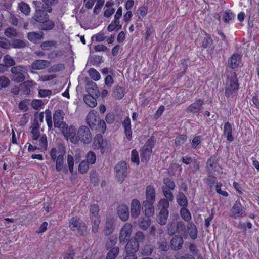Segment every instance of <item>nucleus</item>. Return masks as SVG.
Returning <instances> with one entry per match:
<instances>
[{
    "instance_id": "1",
    "label": "nucleus",
    "mask_w": 259,
    "mask_h": 259,
    "mask_svg": "<svg viewBox=\"0 0 259 259\" xmlns=\"http://www.w3.org/2000/svg\"><path fill=\"white\" fill-rule=\"evenodd\" d=\"M239 88L237 74L233 71L229 72L227 75L226 85L225 94L227 98H232L236 94Z\"/></svg>"
},
{
    "instance_id": "2",
    "label": "nucleus",
    "mask_w": 259,
    "mask_h": 259,
    "mask_svg": "<svg viewBox=\"0 0 259 259\" xmlns=\"http://www.w3.org/2000/svg\"><path fill=\"white\" fill-rule=\"evenodd\" d=\"M69 227L72 231L76 230L80 236H85L89 233L86 224L77 217H73L69 221Z\"/></svg>"
},
{
    "instance_id": "3",
    "label": "nucleus",
    "mask_w": 259,
    "mask_h": 259,
    "mask_svg": "<svg viewBox=\"0 0 259 259\" xmlns=\"http://www.w3.org/2000/svg\"><path fill=\"white\" fill-rule=\"evenodd\" d=\"M90 218L91 220L92 231L95 233L98 231L99 225L101 222L99 215V207L97 204H92L90 207Z\"/></svg>"
},
{
    "instance_id": "4",
    "label": "nucleus",
    "mask_w": 259,
    "mask_h": 259,
    "mask_svg": "<svg viewBox=\"0 0 259 259\" xmlns=\"http://www.w3.org/2000/svg\"><path fill=\"white\" fill-rule=\"evenodd\" d=\"M92 140V136L90 129L86 126L82 125L80 126L77 131L75 143L80 140L84 144H88L91 142Z\"/></svg>"
},
{
    "instance_id": "5",
    "label": "nucleus",
    "mask_w": 259,
    "mask_h": 259,
    "mask_svg": "<svg viewBox=\"0 0 259 259\" xmlns=\"http://www.w3.org/2000/svg\"><path fill=\"white\" fill-rule=\"evenodd\" d=\"M23 70H26L25 67L24 66L20 65L12 67L11 69L12 74L10 76L12 80L16 83L24 81L25 79V77L23 73L24 72Z\"/></svg>"
},
{
    "instance_id": "6",
    "label": "nucleus",
    "mask_w": 259,
    "mask_h": 259,
    "mask_svg": "<svg viewBox=\"0 0 259 259\" xmlns=\"http://www.w3.org/2000/svg\"><path fill=\"white\" fill-rule=\"evenodd\" d=\"M132 232V226L130 223H126L121 229L119 240L121 244L127 243L132 238H131Z\"/></svg>"
},
{
    "instance_id": "7",
    "label": "nucleus",
    "mask_w": 259,
    "mask_h": 259,
    "mask_svg": "<svg viewBox=\"0 0 259 259\" xmlns=\"http://www.w3.org/2000/svg\"><path fill=\"white\" fill-rule=\"evenodd\" d=\"M127 165L124 161L119 162L115 166L116 177L118 181L122 183L125 179L127 174Z\"/></svg>"
},
{
    "instance_id": "8",
    "label": "nucleus",
    "mask_w": 259,
    "mask_h": 259,
    "mask_svg": "<svg viewBox=\"0 0 259 259\" xmlns=\"http://www.w3.org/2000/svg\"><path fill=\"white\" fill-rule=\"evenodd\" d=\"M204 100L201 99H196L194 102L190 104L186 109V112L192 113L197 115L201 112L203 108Z\"/></svg>"
},
{
    "instance_id": "9",
    "label": "nucleus",
    "mask_w": 259,
    "mask_h": 259,
    "mask_svg": "<svg viewBox=\"0 0 259 259\" xmlns=\"http://www.w3.org/2000/svg\"><path fill=\"white\" fill-rule=\"evenodd\" d=\"M131 243H127L125 247V256L123 259H137L136 254L137 252L138 251V247L134 244V247L132 245H130Z\"/></svg>"
},
{
    "instance_id": "10",
    "label": "nucleus",
    "mask_w": 259,
    "mask_h": 259,
    "mask_svg": "<svg viewBox=\"0 0 259 259\" xmlns=\"http://www.w3.org/2000/svg\"><path fill=\"white\" fill-rule=\"evenodd\" d=\"M230 216L234 218L237 217H242L245 215V210L241 204L236 201L230 211Z\"/></svg>"
},
{
    "instance_id": "11",
    "label": "nucleus",
    "mask_w": 259,
    "mask_h": 259,
    "mask_svg": "<svg viewBox=\"0 0 259 259\" xmlns=\"http://www.w3.org/2000/svg\"><path fill=\"white\" fill-rule=\"evenodd\" d=\"M115 228V221L114 218H107L106 220L105 225L103 230L105 236L110 235L114 231Z\"/></svg>"
},
{
    "instance_id": "12",
    "label": "nucleus",
    "mask_w": 259,
    "mask_h": 259,
    "mask_svg": "<svg viewBox=\"0 0 259 259\" xmlns=\"http://www.w3.org/2000/svg\"><path fill=\"white\" fill-rule=\"evenodd\" d=\"M100 120L99 118L94 112H90L86 117V122L92 130L97 129V124Z\"/></svg>"
},
{
    "instance_id": "13",
    "label": "nucleus",
    "mask_w": 259,
    "mask_h": 259,
    "mask_svg": "<svg viewBox=\"0 0 259 259\" xmlns=\"http://www.w3.org/2000/svg\"><path fill=\"white\" fill-rule=\"evenodd\" d=\"M154 203V202L144 201L142 203V211L147 218H150V217H152L154 214L155 209L153 206Z\"/></svg>"
},
{
    "instance_id": "14",
    "label": "nucleus",
    "mask_w": 259,
    "mask_h": 259,
    "mask_svg": "<svg viewBox=\"0 0 259 259\" xmlns=\"http://www.w3.org/2000/svg\"><path fill=\"white\" fill-rule=\"evenodd\" d=\"M141 210V206L140 201L134 199L132 200L131 204V217L134 219L137 218L140 215Z\"/></svg>"
},
{
    "instance_id": "15",
    "label": "nucleus",
    "mask_w": 259,
    "mask_h": 259,
    "mask_svg": "<svg viewBox=\"0 0 259 259\" xmlns=\"http://www.w3.org/2000/svg\"><path fill=\"white\" fill-rule=\"evenodd\" d=\"M117 214L123 221H127L130 217L128 207L124 204H120L117 207Z\"/></svg>"
},
{
    "instance_id": "16",
    "label": "nucleus",
    "mask_w": 259,
    "mask_h": 259,
    "mask_svg": "<svg viewBox=\"0 0 259 259\" xmlns=\"http://www.w3.org/2000/svg\"><path fill=\"white\" fill-rule=\"evenodd\" d=\"M183 239L181 236H174L170 242L171 249L173 250H179L182 248Z\"/></svg>"
},
{
    "instance_id": "17",
    "label": "nucleus",
    "mask_w": 259,
    "mask_h": 259,
    "mask_svg": "<svg viewBox=\"0 0 259 259\" xmlns=\"http://www.w3.org/2000/svg\"><path fill=\"white\" fill-rule=\"evenodd\" d=\"M241 56L238 54H234L228 58V64L231 69H235L240 66Z\"/></svg>"
},
{
    "instance_id": "18",
    "label": "nucleus",
    "mask_w": 259,
    "mask_h": 259,
    "mask_svg": "<svg viewBox=\"0 0 259 259\" xmlns=\"http://www.w3.org/2000/svg\"><path fill=\"white\" fill-rule=\"evenodd\" d=\"M85 89L88 95H91L98 98L100 95V92L97 84L92 80L89 81L85 85Z\"/></svg>"
},
{
    "instance_id": "19",
    "label": "nucleus",
    "mask_w": 259,
    "mask_h": 259,
    "mask_svg": "<svg viewBox=\"0 0 259 259\" xmlns=\"http://www.w3.org/2000/svg\"><path fill=\"white\" fill-rule=\"evenodd\" d=\"M49 17V15L44 10L36 9L32 19L39 23V26Z\"/></svg>"
},
{
    "instance_id": "20",
    "label": "nucleus",
    "mask_w": 259,
    "mask_h": 259,
    "mask_svg": "<svg viewBox=\"0 0 259 259\" xmlns=\"http://www.w3.org/2000/svg\"><path fill=\"white\" fill-rule=\"evenodd\" d=\"M145 239V236L143 234V232L141 231H138L136 233L134 238H132L130 240H129L127 243H131L130 245H132V246L134 247V243L135 245L138 247V249L139 248L140 243H142L143 242L144 239Z\"/></svg>"
},
{
    "instance_id": "21",
    "label": "nucleus",
    "mask_w": 259,
    "mask_h": 259,
    "mask_svg": "<svg viewBox=\"0 0 259 259\" xmlns=\"http://www.w3.org/2000/svg\"><path fill=\"white\" fill-rule=\"evenodd\" d=\"M50 65V61L45 60H36L31 65L34 70H41L48 67Z\"/></svg>"
},
{
    "instance_id": "22",
    "label": "nucleus",
    "mask_w": 259,
    "mask_h": 259,
    "mask_svg": "<svg viewBox=\"0 0 259 259\" xmlns=\"http://www.w3.org/2000/svg\"><path fill=\"white\" fill-rule=\"evenodd\" d=\"M146 200L144 201L154 202L156 198V193L154 187L152 185L147 186L145 192Z\"/></svg>"
},
{
    "instance_id": "23",
    "label": "nucleus",
    "mask_w": 259,
    "mask_h": 259,
    "mask_svg": "<svg viewBox=\"0 0 259 259\" xmlns=\"http://www.w3.org/2000/svg\"><path fill=\"white\" fill-rule=\"evenodd\" d=\"M122 126L127 139L128 141H131L132 138V132L131 130V120L128 116H127L123 121Z\"/></svg>"
},
{
    "instance_id": "24",
    "label": "nucleus",
    "mask_w": 259,
    "mask_h": 259,
    "mask_svg": "<svg viewBox=\"0 0 259 259\" xmlns=\"http://www.w3.org/2000/svg\"><path fill=\"white\" fill-rule=\"evenodd\" d=\"M232 126L229 121L226 122L224 124L223 129V135L226 138L227 140L230 142L234 140L232 134Z\"/></svg>"
},
{
    "instance_id": "25",
    "label": "nucleus",
    "mask_w": 259,
    "mask_h": 259,
    "mask_svg": "<svg viewBox=\"0 0 259 259\" xmlns=\"http://www.w3.org/2000/svg\"><path fill=\"white\" fill-rule=\"evenodd\" d=\"M44 37V34L42 32H30L27 34L28 39L34 44H37L40 40Z\"/></svg>"
},
{
    "instance_id": "26",
    "label": "nucleus",
    "mask_w": 259,
    "mask_h": 259,
    "mask_svg": "<svg viewBox=\"0 0 259 259\" xmlns=\"http://www.w3.org/2000/svg\"><path fill=\"white\" fill-rule=\"evenodd\" d=\"M55 26V22L52 19H50V17L48 18L42 23H41L39 26V29L45 31H48L54 29Z\"/></svg>"
},
{
    "instance_id": "27",
    "label": "nucleus",
    "mask_w": 259,
    "mask_h": 259,
    "mask_svg": "<svg viewBox=\"0 0 259 259\" xmlns=\"http://www.w3.org/2000/svg\"><path fill=\"white\" fill-rule=\"evenodd\" d=\"M169 203L167 199H160L157 204V209L159 212L169 213L168 210Z\"/></svg>"
},
{
    "instance_id": "28",
    "label": "nucleus",
    "mask_w": 259,
    "mask_h": 259,
    "mask_svg": "<svg viewBox=\"0 0 259 259\" xmlns=\"http://www.w3.org/2000/svg\"><path fill=\"white\" fill-rule=\"evenodd\" d=\"M34 82L32 80H27L20 84L21 91L26 95H28L31 92L30 88L33 86Z\"/></svg>"
},
{
    "instance_id": "29",
    "label": "nucleus",
    "mask_w": 259,
    "mask_h": 259,
    "mask_svg": "<svg viewBox=\"0 0 259 259\" xmlns=\"http://www.w3.org/2000/svg\"><path fill=\"white\" fill-rule=\"evenodd\" d=\"M218 34L221 36V39H220V42L219 44V47L220 48V50H226L227 49L229 44L228 40L226 37L225 34L221 30L218 31Z\"/></svg>"
},
{
    "instance_id": "30",
    "label": "nucleus",
    "mask_w": 259,
    "mask_h": 259,
    "mask_svg": "<svg viewBox=\"0 0 259 259\" xmlns=\"http://www.w3.org/2000/svg\"><path fill=\"white\" fill-rule=\"evenodd\" d=\"M176 200L178 205L182 207H185L188 205L187 199L185 194L182 192H179L177 196Z\"/></svg>"
},
{
    "instance_id": "31",
    "label": "nucleus",
    "mask_w": 259,
    "mask_h": 259,
    "mask_svg": "<svg viewBox=\"0 0 259 259\" xmlns=\"http://www.w3.org/2000/svg\"><path fill=\"white\" fill-rule=\"evenodd\" d=\"M95 96L91 95H85L83 100L87 105L91 107H94L97 105V101Z\"/></svg>"
},
{
    "instance_id": "32",
    "label": "nucleus",
    "mask_w": 259,
    "mask_h": 259,
    "mask_svg": "<svg viewBox=\"0 0 259 259\" xmlns=\"http://www.w3.org/2000/svg\"><path fill=\"white\" fill-rule=\"evenodd\" d=\"M187 229L191 238L193 240L195 239L197 237V229L196 226L192 223H188Z\"/></svg>"
},
{
    "instance_id": "33",
    "label": "nucleus",
    "mask_w": 259,
    "mask_h": 259,
    "mask_svg": "<svg viewBox=\"0 0 259 259\" xmlns=\"http://www.w3.org/2000/svg\"><path fill=\"white\" fill-rule=\"evenodd\" d=\"M119 253V247L118 246L114 247L111 249H109L105 259H115Z\"/></svg>"
},
{
    "instance_id": "34",
    "label": "nucleus",
    "mask_w": 259,
    "mask_h": 259,
    "mask_svg": "<svg viewBox=\"0 0 259 259\" xmlns=\"http://www.w3.org/2000/svg\"><path fill=\"white\" fill-rule=\"evenodd\" d=\"M117 238L114 236L109 237L106 242L105 248L106 250H109L115 247V245L117 243Z\"/></svg>"
},
{
    "instance_id": "35",
    "label": "nucleus",
    "mask_w": 259,
    "mask_h": 259,
    "mask_svg": "<svg viewBox=\"0 0 259 259\" xmlns=\"http://www.w3.org/2000/svg\"><path fill=\"white\" fill-rule=\"evenodd\" d=\"M152 151L144 147L142 148L140 153L141 160L142 162H147L150 159Z\"/></svg>"
},
{
    "instance_id": "36",
    "label": "nucleus",
    "mask_w": 259,
    "mask_h": 259,
    "mask_svg": "<svg viewBox=\"0 0 259 259\" xmlns=\"http://www.w3.org/2000/svg\"><path fill=\"white\" fill-rule=\"evenodd\" d=\"M217 161L216 155H212L210 156L206 162V166H209L208 169L209 170H212L215 169Z\"/></svg>"
},
{
    "instance_id": "37",
    "label": "nucleus",
    "mask_w": 259,
    "mask_h": 259,
    "mask_svg": "<svg viewBox=\"0 0 259 259\" xmlns=\"http://www.w3.org/2000/svg\"><path fill=\"white\" fill-rule=\"evenodd\" d=\"M57 45V42L55 40H47L41 44L40 47L44 50H49L52 47H56Z\"/></svg>"
},
{
    "instance_id": "38",
    "label": "nucleus",
    "mask_w": 259,
    "mask_h": 259,
    "mask_svg": "<svg viewBox=\"0 0 259 259\" xmlns=\"http://www.w3.org/2000/svg\"><path fill=\"white\" fill-rule=\"evenodd\" d=\"M169 213L159 212L156 217L157 222L161 225H164L167 222Z\"/></svg>"
},
{
    "instance_id": "39",
    "label": "nucleus",
    "mask_w": 259,
    "mask_h": 259,
    "mask_svg": "<svg viewBox=\"0 0 259 259\" xmlns=\"http://www.w3.org/2000/svg\"><path fill=\"white\" fill-rule=\"evenodd\" d=\"M75 252L73 246H69L68 249L63 253V257L64 259H74Z\"/></svg>"
},
{
    "instance_id": "40",
    "label": "nucleus",
    "mask_w": 259,
    "mask_h": 259,
    "mask_svg": "<svg viewBox=\"0 0 259 259\" xmlns=\"http://www.w3.org/2000/svg\"><path fill=\"white\" fill-rule=\"evenodd\" d=\"M180 212L182 218L185 221L189 222L191 220V213L186 207H182L180 209Z\"/></svg>"
},
{
    "instance_id": "41",
    "label": "nucleus",
    "mask_w": 259,
    "mask_h": 259,
    "mask_svg": "<svg viewBox=\"0 0 259 259\" xmlns=\"http://www.w3.org/2000/svg\"><path fill=\"white\" fill-rule=\"evenodd\" d=\"M235 15L230 10H226L223 16V21L225 23H228L229 22L234 19Z\"/></svg>"
},
{
    "instance_id": "42",
    "label": "nucleus",
    "mask_w": 259,
    "mask_h": 259,
    "mask_svg": "<svg viewBox=\"0 0 259 259\" xmlns=\"http://www.w3.org/2000/svg\"><path fill=\"white\" fill-rule=\"evenodd\" d=\"M171 190H169L166 187H162L163 194L165 197V198H164L163 199H167L169 202H172L174 200V196Z\"/></svg>"
},
{
    "instance_id": "43",
    "label": "nucleus",
    "mask_w": 259,
    "mask_h": 259,
    "mask_svg": "<svg viewBox=\"0 0 259 259\" xmlns=\"http://www.w3.org/2000/svg\"><path fill=\"white\" fill-rule=\"evenodd\" d=\"M114 93L115 94V96L118 99L120 100L123 98L124 96V90L122 87L116 85L114 87Z\"/></svg>"
},
{
    "instance_id": "44",
    "label": "nucleus",
    "mask_w": 259,
    "mask_h": 259,
    "mask_svg": "<svg viewBox=\"0 0 259 259\" xmlns=\"http://www.w3.org/2000/svg\"><path fill=\"white\" fill-rule=\"evenodd\" d=\"M59 128L65 137H69L72 136L70 128L68 127V125L65 122L62 123Z\"/></svg>"
},
{
    "instance_id": "45",
    "label": "nucleus",
    "mask_w": 259,
    "mask_h": 259,
    "mask_svg": "<svg viewBox=\"0 0 259 259\" xmlns=\"http://www.w3.org/2000/svg\"><path fill=\"white\" fill-rule=\"evenodd\" d=\"M103 62L102 57L99 55H93L90 58V63L93 65L99 66Z\"/></svg>"
},
{
    "instance_id": "46",
    "label": "nucleus",
    "mask_w": 259,
    "mask_h": 259,
    "mask_svg": "<svg viewBox=\"0 0 259 259\" xmlns=\"http://www.w3.org/2000/svg\"><path fill=\"white\" fill-rule=\"evenodd\" d=\"M11 46L15 49L23 48L26 47V43L21 39H14L12 41Z\"/></svg>"
},
{
    "instance_id": "47",
    "label": "nucleus",
    "mask_w": 259,
    "mask_h": 259,
    "mask_svg": "<svg viewBox=\"0 0 259 259\" xmlns=\"http://www.w3.org/2000/svg\"><path fill=\"white\" fill-rule=\"evenodd\" d=\"M64 163V156L62 155H59L56 160V169L60 172L63 168Z\"/></svg>"
},
{
    "instance_id": "48",
    "label": "nucleus",
    "mask_w": 259,
    "mask_h": 259,
    "mask_svg": "<svg viewBox=\"0 0 259 259\" xmlns=\"http://www.w3.org/2000/svg\"><path fill=\"white\" fill-rule=\"evenodd\" d=\"M155 142V138L154 136H151L147 140L143 147L145 148H147V149L152 151V149L154 146Z\"/></svg>"
},
{
    "instance_id": "49",
    "label": "nucleus",
    "mask_w": 259,
    "mask_h": 259,
    "mask_svg": "<svg viewBox=\"0 0 259 259\" xmlns=\"http://www.w3.org/2000/svg\"><path fill=\"white\" fill-rule=\"evenodd\" d=\"M10 80L6 76H0V90L6 88L10 85Z\"/></svg>"
},
{
    "instance_id": "50",
    "label": "nucleus",
    "mask_w": 259,
    "mask_h": 259,
    "mask_svg": "<svg viewBox=\"0 0 259 259\" xmlns=\"http://www.w3.org/2000/svg\"><path fill=\"white\" fill-rule=\"evenodd\" d=\"M151 219L148 218L147 220H144L143 218H141L139 222V227L143 230H146L150 225Z\"/></svg>"
},
{
    "instance_id": "51",
    "label": "nucleus",
    "mask_w": 259,
    "mask_h": 259,
    "mask_svg": "<svg viewBox=\"0 0 259 259\" xmlns=\"http://www.w3.org/2000/svg\"><path fill=\"white\" fill-rule=\"evenodd\" d=\"M64 68V65L63 64L60 63L51 66L49 68H48V72L49 73L57 72L63 70Z\"/></svg>"
},
{
    "instance_id": "52",
    "label": "nucleus",
    "mask_w": 259,
    "mask_h": 259,
    "mask_svg": "<svg viewBox=\"0 0 259 259\" xmlns=\"http://www.w3.org/2000/svg\"><path fill=\"white\" fill-rule=\"evenodd\" d=\"M88 73L91 78L94 80L98 81L100 79V74L95 69L90 68Z\"/></svg>"
},
{
    "instance_id": "53",
    "label": "nucleus",
    "mask_w": 259,
    "mask_h": 259,
    "mask_svg": "<svg viewBox=\"0 0 259 259\" xmlns=\"http://www.w3.org/2000/svg\"><path fill=\"white\" fill-rule=\"evenodd\" d=\"M3 62L9 68L15 65V60L9 55H6L3 58Z\"/></svg>"
},
{
    "instance_id": "54",
    "label": "nucleus",
    "mask_w": 259,
    "mask_h": 259,
    "mask_svg": "<svg viewBox=\"0 0 259 259\" xmlns=\"http://www.w3.org/2000/svg\"><path fill=\"white\" fill-rule=\"evenodd\" d=\"M153 251V246L151 244H146L144 246L142 250V254L143 255H150Z\"/></svg>"
},
{
    "instance_id": "55",
    "label": "nucleus",
    "mask_w": 259,
    "mask_h": 259,
    "mask_svg": "<svg viewBox=\"0 0 259 259\" xmlns=\"http://www.w3.org/2000/svg\"><path fill=\"white\" fill-rule=\"evenodd\" d=\"M4 33L8 37H16L18 35L16 30L12 27L7 28L5 30Z\"/></svg>"
},
{
    "instance_id": "56",
    "label": "nucleus",
    "mask_w": 259,
    "mask_h": 259,
    "mask_svg": "<svg viewBox=\"0 0 259 259\" xmlns=\"http://www.w3.org/2000/svg\"><path fill=\"white\" fill-rule=\"evenodd\" d=\"M101 134H104L106 130V125L103 120L100 119L97 124V129Z\"/></svg>"
},
{
    "instance_id": "57",
    "label": "nucleus",
    "mask_w": 259,
    "mask_h": 259,
    "mask_svg": "<svg viewBox=\"0 0 259 259\" xmlns=\"http://www.w3.org/2000/svg\"><path fill=\"white\" fill-rule=\"evenodd\" d=\"M163 183L165 185V187H166L169 190H173L176 187L174 182L169 178H164Z\"/></svg>"
},
{
    "instance_id": "58",
    "label": "nucleus",
    "mask_w": 259,
    "mask_h": 259,
    "mask_svg": "<svg viewBox=\"0 0 259 259\" xmlns=\"http://www.w3.org/2000/svg\"><path fill=\"white\" fill-rule=\"evenodd\" d=\"M213 40L211 38L210 35L206 34V36L205 37L202 41V47L204 48H207L209 46L213 44Z\"/></svg>"
},
{
    "instance_id": "59",
    "label": "nucleus",
    "mask_w": 259,
    "mask_h": 259,
    "mask_svg": "<svg viewBox=\"0 0 259 259\" xmlns=\"http://www.w3.org/2000/svg\"><path fill=\"white\" fill-rule=\"evenodd\" d=\"M103 141L104 140L102 134L101 133L97 134L95 136L93 142V144L95 148H97Z\"/></svg>"
},
{
    "instance_id": "60",
    "label": "nucleus",
    "mask_w": 259,
    "mask_h": 259,
    "mask_svg": "<svg viewBox=\"0 0 259 259\" xmlns=\"http://www.w3.org/2000/svg\"><path fill=\"white\" fill-rule=\"evenodd\" d=\"M192 165L190 167L191 169L193 174H195L199 171L200 162L197 159H194L192 162Z\"/></svg>"
},
{
    "instance_id": "61",
    "label": "nucleus",
    "mask_w": 259,
    "mask_h": 259,
    "mask_svg": "<svg viewBox=\"0 0 259 259\" xmlns=\"http://www.w3.org/2000/svg\"><path fill=\"white\" fill-rule=\"evenodd\" d=\"M122 27V25L118 23V24L114 23V20L107 27V30L111 32L114 30L118 31Z\"/></svg>"
},
{
    "instance_id": "62",
    "label": "nucleus",
    "mask_w": 259,
    "mask_h": 259,
    "mask_svg": "<svg viewBox=\"0 0 259 259\" xmlns=\"http://www.w3.org/2000/svg\"><path fill=\"white\" fill-rule=\"evenodd\" d=\"M202 138L201 136H196L194 137L191 142V146L193 149H196L201 143Z\"/></svg>"
},
{
    "instance_id": "63",
    "label": "nucleus",
    "mask_w": 259,
    "mask_h": 259,
    "mask_svg": "<svg viewBox=\"0 0 259 259\" xmlns=\"http://www.w3.org/2000/svg\"><path fill=\"white\" fill-rule=\"evenodd\" d=\"M89 166L88 162L82 161L78 166V171L81 174H84L88 170Z\"/></svg>"
},
{
    "instance_id": "64",
    "label": "nucleus",
    "mask_w": 259,
    "mask_h": 259,
    "mask_svg": "<svg viewBox=\"0 0 259 259\" xmlns=\"http://www.w3.org/2000/svg\"><path fill=\"white\" fill-rule=\"evenodd\" d=\"M187 140L186 135H180L178 136L175 139V144L177 146H180L183 144Z\"/></svg>"
}]
</instances>
